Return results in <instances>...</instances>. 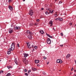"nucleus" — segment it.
Wrapping results in <instances>:
<instances>
[{
  "instance_id": "nucleus-1",
  "label": "nucleus",
  "mask_w": 76,
  "mask_h": 76,
  "mask_svg": "<svg viewBox=\"0 0 76 76\" xmlns=\"http://www.w3.org/2000/svg\"><path fill=\"white\" fill-rule=\"evenodd\" d=\"M15 43H12L11 45V48H9L10 50H12V51H13L14 49H15Z\"/></svg>"
},
{
  "instance_id": "nucleus-2",
  "label": "nucleus",
  "mask_w": 76,
  "mask_h": 76,
  "mask_svg": "<svg viewBox=\"0 0 76 76\" xmlns=\"http://www.w3.org/2000/svg\"><path fill=\"white\" fill-rule=\"evenodd\" d=\"M28 14H29L30 16H32L34 14V11L32 10H30L28 12Z\"/></svg>"
},
{
  "instance_id": "nucleus-3",
  "label": "nucleus",
  "mask_w": 76,
  "mask_h": 76,
  "mask_svg": "<svg viewBox=\"0 0 76 76\" xmlns=\"http://www.w3.org/2000/svg\"><path fill=\"white\" fill-rule=\"evenodd\" d=\"M47 43L48 44H50L51 43V41L50 39L48 38V39L47 40Z\"/></svg>"
},
{
  "instance_id": "nucleus-4",
  "label": "nucleus",
  "mask_w": 76,
  "mask_h": 76,
  "mask_svg": "<svg viewBox=\"0 0 76 76\" xmlns=\"http://www.w3.org/2000/svg\"><path fill=\"white\" fill-rule=\"evenodd\" d=\"M56 62L58 63H62V60L61 59H57L56 61Z\"/></svg>"
},
{
  "instance_id": "nucleus-5",
  "label": "nucleus",
  "mask_w": 76,
  "mask_h": 76,
  "mask_svg": "<svg viewBox=\"0 0 76 76\" xmlns=\"http://www.w3.org/2000/svg\"><path fill=\"white\" fill-rule=\"evenodd\" d=\"M27 34L28 35H32V32H31L29 30L27 31Z\"/></svg>"
},
{
  "instance_id": "nucleus-6",
  "label": "nucleus",
  "mask_w": 76,
  "mask_h": 76,
  "mask_svg": "<svg viewBox=\"0 0 76 76\" xmlns=\"http://www.w3.org/2000/svg\"><path fill=\"white\" fill-rule=\"evenodd\" d=\"M55 20H57L59 21H61V20H63V18H57L55 19Z\"/></svg>"
},
{
  "instance_id": "nucleus-7",
  "label": "nucleus",
  "mask_w": 76,
  "mask_h": 76,
  "mask_svg": "<svg viewBox=\"0 0 76 76\" xmlns=\"http://www.w3.org/2000/svg\"><path fill=\"white\" fill-rule=\"evenodd\" d=\"M20 27L18 26H15L14 27V29H17L18 30H19V29H20Z\"/></svg>"
},
{
  "instance_id": "nucleus-8",
  "label": "nucleus",
  "mask_w": 76,
  "mask_h": 76,
  "mask_svg": "<svg viewBox=\"0 0 76 76\" xmlns=\"http://www.w3.org/2000/svg\"><path fill=\"white\" fill-rule=\"evenodd\" d=\"M9 32L10 34H11V33H13V29L10 28L9 30Z\"/></svg>"
},
{
  "instance_id": "nucleus-9",
  "label": "nucleus",
  "mask_w": 76,
  "mask_h": 76,
  "mask_svg": "<svg viewBox=\"0 0 76 76\" xmlns=\"http://www.w3.org/2000/svg\"><path fill=\"white\" fill-rule=\"evenodd\" d=\"M28 37L29 38V39H32V34L28 35Z\"/></svg>"
},
{
  "instance_id": "nucleus-10",
  "label": "nucleus",
  "mask_w": 76,
  "mask_h": 76,
  "mask_svg": "<svg viewBox=\"0 0 76 76\" xmlns=\"http://www.w3.org/2000/svg\"><path fill=\"white\" fill-rule=\"evenodd\" d=\"M23 54L24 55V57L25 58L27 57L28 56V54L26 53H23Z\"/></svg>"
},
{
  "instance_id": "nucleus-11",
  "label": "nucleus",
  "mask_w": 76,
  "mask_h": 76,
  "mask_svg": "<svg viewBox=\"0 0 76 76\" xmlns=\"http://www.w3.org/2000/svg\"><path fill=\"white\" fill-rule=\"evenodd\" d=\"M39 32L41 34H44V32L43 31V30H41L39 31Z\"/></svg>"
},
{
  "instance_id": "nucleus-12",
  "label": "nucleus",
  "mask_w": 76,
  "mask_h": 76,
  "mask_svg": "<svg viewBox=\"0 0 76 76\" xmlns=\"http://www.w3.org/2000/svg\"><path fill=\"white\" fill-rule=\"evenodd\" d=\"M46 35H47V36H48V37L50 38H53V37L50 36V34H47V33H46Z\"/></svg>"
},
{
  "instance_id": "nucleus-13",
  "label": "nucleus",
  "mask_w": 76,
  "mask_h": 76,
  "mask_svg": "<svg viewBox=\"0 0 76 76\" xmlns=\"http://www.w3.org/2000/svg\"><path fill=\"white\" fill-rule=\"evenodd\" d=\"M14 61L16 64H17V65H18V61H17V59L15 58Z\"/></svg>"
},
{
  "instance_id": "nucleus-14",
  "label": "nucleus",
  "mask_w": 76,
  "mask_h": 76,
  "mask_svg": "<svg viewBox=\"0 0 76 76\" xmlns=\"http://www.w3.org/2000/svg\"><path fill=\"white\" fill-rule=\"evenodd\" d=\"M8 8L10 9V10H13V8L10 6H9Z\"/></svg>"
},
{
  "instance_id": "nucleus-15",
  "label": "nucleus",
  "mask_w": 76,
  "mask_h": 76,
  "mask_svg": "<svg viewBox=\"0 0 76 76\" xmlns=\"http://www.w3.org/2000/svg\"><path fill=\"white\" fill-rule=\"evenodd\" d=\"M52 10L51 9H50V10H49V13H51L52 14H53V12H54V10H52V11H51Z\"/></svg>"
},
{
  "instance_id": "nucleus-16",
  "label": "nucleus",
  "mask_w": 76,
  "mask_h": 76,
  "mask_svg": "<svg viewBox=\"0 0 76 76\" xmlns=\"http://www.w3.org/2000/svg\"><path fill=\"white\" fill-rule=\"evenodd\" d=\"M8 50H9V51H8L7 52V54H10V52H11V51H12V50H10L9 49Z\"/></svg>"
},
{
  "instance_id": "nucleus-17",
  "label": "nucleus",
  "mask_w": 76,
  "mask_h": 76,
  "mask_svg": "<svg viewBox=\"0 0 76 76\" xmlns=\"http://www.w3.org/2000/svg\"><path fill=\"white\" fill-rule=\"evenodd\" d=\"M70 54H68L66 57V58H69V57H70Z\"/></svg>"
},
{
  "instance_id": "nucleus-18",
  "label": "nucleus",
  "mask_w": 76,
  "mask_h": 76,
  "mask_svg": "<svg viewBox=\"0 0 76 76\" xmlns=\"http://www.w3.org/2000/svg\"><path fill=\"white\" fill-rule=\"evenodd\" d=\"M31 70L33 71H36L37 70V69L36 68H31Z\"/></svg>"
},
{
  "instance_id": "nucleus-19",
  "label": "nucleus",
  "mask_w": 76,
  "mask_h": 76,
  "mask_svg": "<svg viewBox=\"0 0 76 76\" xmlns=\"http://www.w3.org/2000/svg\"><path fill=\"white\" fill-rule=\"evenodd\" d=\"M39 62V60H35V63L36 64L38 63Z\"/></svg>"
},
{
  "instance_id": "nucleus-20",
  "label": "nucleus",
  "mask_w": 76,
  "mask_h": 76,
  "mask_svg": "<svg viewBox=\"0 0 76 76\" xmlns=\"http://www.w3.org/2000/svg\"><path fill=\"white\" fill-rule=\"evenodd\" d=\"M27 47H28V46L31 45V44H30V42H28L27 43Z\"/></svg>"
},
{
  "instance_id": "nucleus-21",
  "label": "nucleus",
  "mask_w": 76,
  "mask_h": 76,
  "mask_svg": "<svg viewBox=\"0 0 76 76\" xmlns=\"http://www.w3.org/2000/svg\"><path fill=\"white\" fill-rule=\"evenodd\" d=\"M10 75H11V74H10V73H8L7 74L6 76H10Z\"/></svg>"
},
{
  "instance_id": "nucleus-22",
  "label": "nucleus",
  "mask_w": 76,
  "mask_h": 76,
  "mask_svg": "<svg viewBox=\"0 0 76 76\" xmlns=\"http://www.w3.org/2000/svg\"><path fill=\"white\" fill-rule=\"evenodd\" d=\"M49 24L51 25H53V21H50L49 22Z\"/></svg>"
},
{
  "instance_id": "nucleus-23",
  "label": "nucleus",
  "mask_w": 76,
  "mask_h": 76,
  "mask_svg": "<svg viewBox=\"0 0 76 76\" xmlns=\"http://www.w3.org/2000/svg\"><path fill=\"white\" fill-rule=\"evenodd\" d=\"M45 14L47 15H48L49 13H48V11H46L45 12Z\"/></svg>"
},
{
  "instance_id": "nucleus-24",
  "label": "nucleus",
  "mask_w": 76,
  "mask_h": 76,
  "mask_svg": "<svg viewBox=\"0 0 76 76\" xmlns=\"http://www.w3.org/2000/svg\"><path fill=\"white\" fill-rule=\"evenodd\" d=\"M34 48L35 49V50H37V49H38V47H37V46H34Z\"/></svg>"
},
{
  "instance_id": "nucleus-25",
  "label": "nucleus",
  "mask_w": 76,
  "mask_h": 76,
  "mask_svg": "<svg viewBox=\"0 0 76 76\" xmlns=\"http://www.w3.org/2000/svg\"><path fill=\"white\" fill-rule=\"evenodd\" d=\"M3 71L1 70L0 71V74H2V73H3Z\"/></svg>"
},
{
  "instance_id": "nucleus-26",
  "label": "nucleus",
  "mask_w": 76,
  "mask_h": 76,
  "mask_svg": "<svg viewBox=\"0 0 76 76\" xmlns=\"http://www.w3.org/2000/svg\"><path fill=\"white\" fill-rule=\"evenodd\" d=\"M7 67L8 69H10L11 68H12V67L9 66H7Z\"/></svg>"
},
{
  "instance_id": "nucleus-27",
  "label": "nucleus",
  "mask_w": 76,
  "mask_h": 76,
  "mask_svg": "<svg viewBox=\"0 0 76 76\" xmlns=\"http://www.w3.org/2000/svg\"><path fill=\"white\" fill-rule=\"evenodd\" d=\"M51 10V9L50 8L49 9L48 8H46L47 10H49H49Z\"/></svg>"
},
{
  "instance_id": "nucleus-28",
  "label": "nucleus",
  "mask_w": 76,
  "mask_h": 76,
  "mask_svg": "<svg viewBox=\"0 0 76 76\" xmlns=\"http://www.w3.org/2000/svg\"><path fill=\"white\" fill-rule=\"evenodd\" d=\"M54 16L55 17H57V16H58V15L57 14H55Z\"/></svg>"
},
{
  "instance_id": "nucleus-29",
  "label": "nucleus",
  "mask_w": 76,
  "mask_h": 76,
  "mask_svg": "<svg viewBox=\"0 0 76 76\" xmlns=\"http://www.w3.org/2000/svg\"><path fill=\"white\" fill-rule=\"evenodd\" d=\"M31 47H32V48H34L35 47V46L34 45H32L31 46Z\"/></svg>"
},
{
  "instance_id": "nucleus-30",
  "label": "nucleus",
  "mask_w": 76,
  "mask_h": 76,
  "mask_svg": "<svg viewBox=\"0 0 76 76\" xmlns=\"http://www.w3.org/2000/svg\"><path fill=\"white\" fill-rule=\"evenodd\" d=\"M61 37H63V33H61Z\"/></svg>"
},
{
  "instance_id": "nucleus-31",
  "label": "nucleus",
  "mask_w": 76,
  "mask_h": 76,
  "mask_svg": "<svg viewBox=\"0 0 76 76\" xmlns=\"http://www.w3.org/2000/svg\"><path fill=\"white\" fill-rule=\"evenodd\" d=\"M17 46L18 47H20L19 46V43H18L17 44Z\"/></svg>"
},
{
  "instance_id": "nucleus-32",
  "label": "nucleus",
  "mask_w": 76,
  "mask_h": 76,
  "mask_svg": "<svg viewBox=\"0 0 76 76\" xmlns=\"http://www.w3.org/2000/svg\"><path fill=\"white\" fill-rule=\"evenodd\" d=\"M33 26V25L32 24L30 23V25H29L30 26Z\"/></svg>"
},
{
  "instance_id": "nucleus-33",
  "label": "nucleus",
  "mask_w": 76,
  "mask_h": 76,
  "mask_svg": "<svg viewBox=\"0 0 76 76\" xmlns=\"http://www.w3.org/2000/svg\"><path fill=\"white\" fill-rule=\"evenodd\" d=\"M25 75H26V76H28V74L27 73H25Z\"/></svg>"
},
{
  "instance_id": "nucleus-34",
  "label": "nucleus",
  "mask_w": 76,
  "mask_h": 76,
  "mask_svg": "<svg viewBox=\"0 0 76 76\" xmlns=\"http://www.w3.org/2000/svg\"><path fill=\"white\" fill-rule=\"evenodd\" d=\"M43 75H46V74L45 73V72H42Z\"/></svg>"
},
{
  "instance_id": "nucleus-35",
  "label": "nucleus",
  "mask_w": 76,
  "mask_h": 76,
  "mask_svg": "<svg viewBox=\"0 0 76 76\" xmlns=\"http://www.w3.org/2000/svg\"><path fill=\"white\" fill-rule=\"evenodd\" d=\"M34 25L37 26V25L38 23H34Z\"/></svg>"
},
{
  "instance_id": "nucleus-36",
  "label": "nucleus",
  "mask_w": 76,
  "mask_h": 76,
  "mask_svg": "<svg viewBox=\"0 0 76 76\" xmlns=\"http://www.w3.org/2000/svg\"><path fill=\"white\" fill-rule=\"evenodd\" d=\"M31 72V70H28V73H30V72Z\"/></svg>"
},
{
  "instance_id": "nucleus-37",
  "label": "nucleus",
  "mask_w": 76,
  "mask_h": 76,
  "mask_svg": "<svg viewBox=\"0 0 76 76\" xmlns=\"http://www.w3.org/2000/svg\"><path fill=\"white\" fill-rule=\"evenodd\" d=\"M62 3V2H61V1H60L59 2V4H61V3Z\"/></svg>"
},
{
  "instance_id": "nucleus-38",
  "label": "nucleus",
  "mask_w": 76,
  "mask_h": 76,
  "mask_svg": "<svg viewBox=\"0 0 76 76\" xmlns=\"http://www.w3.org/2000/svg\"><path fill=\"white\" fill-rule=\"evenodd\" d=\"M69 25H70V26H72V23H69Z\"/></svg>"
},
{
  "instance_id": "nucleus-39",
  "label": "nucleus",
  "mask_w": 76,
  "mask_h": 76,
  "mask_svg": "<svg viewBox=\"0 0 76 76\" xmlns=\"http://www.w3.org/2000/svg\"><path fill=\"white\" fill-rule=\"evenodd\" d=\"M60 47H62L63 46V45H60Z\"/></svg>"
},
{
  "instance_id": "nucleus-40",
  "label": "nucleus",
  "mask_w": 76,
  "mask_h": 76,
  "mask_svg": "<svg viewBox=\"0 0 76 76\" xmlns=\"http://www.w3.org/2000/svg\"><path fill=\"white\" fill-rule=\"evenodd\" d=\"M28 47L29 48H31V47L30 46H28Z\"/></svg>"
},
{
  "instance_id": "nucleus-41",
  "label": "nucleus",
  "mask_w": 76,
  "mask_h": 76,
  "mask_svg": "<svg viewBox=\"0 0 76 76\" xmlns=\"http://www.w3.org/2000/svg\"><path fill=\"white\" fill-rule=\"evenodd\" d=\"M24 72H26V69H24Z\"/></svg>"
},
{
  "instance_id": "nucleus-42",
  "label": "nucleus",
  "mask_w": 76,
  "mask_h": 76,
  "mask_svg": "<svg viewBox=\"0 0 76 76\" xmlns=\"http://www.w3.org/2000/svg\"><path fill=\"white\" fill-rule=\"evenodd\" d=\"M37 22H39V20L38 19L37 20Z\"/></svg>"
},
{
  "instance_id": "nucleus-43",
  "label": "nucleus",
  "mask_w": 76,
  "mask_h": 76,
  "mask_svg": "<svg viewBox=\"0 0 76 76\" xmlns=\"http://www.w3.org/2000/svg\"><path fill=\"white\" fill-rule=\"evenodd\" d=\"M44 59H46V58H47V57H44Z\"/></svg>"
},
{
  "instance_id": "nucleus-44",
  "label": "nucleus",
  "mask_w": 76,
  "mask_h": 76,
  "mask_svg": "<svg viewBox=\"0 0 76 76\" xmlns=\"http://www.w3.org/2000/svg\"><path fill=\"white\" fill-rule=\"evenodd\" d=\"M37 66H38V67H39V66H40V65L39 64H38L37 65Z\"/></svg>"
},
{
  "instance_id": "nucleus-45",
  "label": "nucleus",
  "mask_w": 76,
  "mask_h": 76,
  "mask_svg": "<svg viewBox=\"0 0 76 76\" xmlns=\"http://www.w3.org/2000/svg\"><path fill=\"white\" fill-rule=\"evenodd\" d=\"M73 70V68H72V69H71V71Z\"/></svg>"
},
{
  "instance_id": "nucleus-46",
  "label": "nucleus",
  "mask_w": 76,
  "mask_h": 76,
  "mask_svg": "<svg viewBox=\"0 0 76 76\" xmlns=\"http://www.w3.org/2000/svg\"><path fill=\"white\" fill-rule=\"evenodd\" d=\"M49 64V62H48L47 63V64Z\"/></svg>"
},
{
  "instance_id": "nucleus-47",
  "label": "nucleus",
  "mask_w": 76,
  "mask_h": 76,
  "mask_svg": "<svg viewBox=\"0 0 76 76\" xmlns=\"http://www.w3.org/2000/svg\"><path fill=\"white\" fill-rule=\"evenodd\" d=\"M41 10H44V8H41Z\"/></svg>"
},
{
  "instance_id": "nucleus-48",
  "label": "nucleus",
  "mask_w": 76,
  "mask_h": 76,
  "mask_svg": "<svg viewBox=\"0 0 76 76\" xmlns=\"http://www.w3.org/2000/svg\"><path fill=\"white\" fill-rule=\"evenodd\" d=\"M75 64H76V60H75Z\"/></svg>"
},
{
  "instance_id": "nucleus-49",
  "label": "nucleus",
  "mask_w": 76,
  "mask_h": 76,
  "mask_svg": "<svg viewBox=\"0 0 76 76\" xmlns=\"http://www.w3.org/2000/svg\"><path fill=\"white\" fill-rule=\"evenodd\" d=\"M11 0H9V1H10H10H11Z\"/></svg>"
},
{
  "instance_id": "nucleus-50",
  "label": "nucleus",
  "mask_w": 76,
  "mask_h": 76,
  "mask_svg": "<svg viewBox=\"0 0 76 76\" xmlns=\"http://www.w3.org/2000/svg\"><path fill=\"white\" fill-rule=\"evenodd\" d=\"M74 72H76V70H74Z\"/></svg>"
},
{
  "instance_id": "nucleus-51",
  "label": "nucleus",
  "mask_w": 76,
  "mask_h": 76,
  "mask_svg": "<svg viewBox=\"0 0 76 76\" xmlns=\"http://www.w3.org/2000/svg\"><path fill=\"white\" fill-rule=\"evenodd\" d=\"M53 29L54 30V31H55V29L54 28H53Z\"/></svg>"
},
{
  "instance_id": "nucleus-52",
  "label": "nucleus",
  "mask_w": 76,
  "mask_h": 76,
  "mask_svg": "<svg viewBox=\"0 0 76 76\" xmlns=\"http://www.w3.org/2000/svg\"><path fill=\"white\" fill-rule=\"evenodd\" d=\"M23 1H25V0H23Z\"/></svg>"
},
{
  "instance_id": "nucleus-53",
  "label": "nucleus",
  "mask_w": 76,
  "mask_h": 76,
  "mask_svg": "<svg viewBox=\"0 0 76 76\" xmlns=\"http://www.w3.org/2000/svg\"><path fill=\"white\" fill-rule=\"evenodd\" d=\"M74 76H76V75H74Z\"/></svg>"
},
{
  "instance_id": "nucleus-54",
  "label": "nucleus",
  "mask_w": 76,
  "mask_h": 76,
  "mask_svg": "<svg viewBox=\"0 0 76 76\" xmlns=\"http://www.w3.org/2000/svg\"><path fill=\"white\" fill-rule=\"evenodd\" d=\"M55 0V1H57V0Z\"/></svg>"
},
{
  "instance_id": "nucleus-55",
  "label": "nucleus",
  "mask_w": 76,
  "mask_h": 76,
  "mask_svg": "<svg viewBox=\"0 0 76 76\" xmlns=\"http://www.w3.org/2000/svg\"><path fill=\"white\" fill-rule=\"evenodd\" d=\"M75 26H76V24L75 25Z\"/></svg>"
},
{
  "instance_id": "nucleus-56",
  "label": "nucleus",
  "mask_w": 76,
  "mask_h": 76,
  "mask_svg": "<svg viewBox=\"0 0 76 76\" xmlns=\"http://www.w3.org/2000/svg\"><path fill=\"white\" fill-rule=\"evenodd\" d=\"M1 61V60H0V61Z\"/></svg>"
},
{
  "instance_id": "nucleus-57",
  "label": "nucleus",
  "mask_w": 76,
  "mask_h": 76,
  "mask_svg": "<svg viewBox=\"0 0 76 76\" xmlns=\"http://www.w3.org/2000/svg\"><path fill=\"white\" fill-rule=\"evenodd\" d=\"M52 26V25H50V26Z\"/></svg>"
},
{
  "instance_id": "nucleus-58",
  "label": "nucleus",
  "mask_w": 76,
  "mask_h": 76,
  "mask_svg": "<svg viewBox=\"0 0 76 76\" xmlns=\"http://www.w3.org/2000/svg\"><path fill=\"white\" fill-rule=\"evenodd\" d=\"M33 51H34V50H33V51H32V52H33Z\"/></svg>"
},
{
  "instance_id": "nucleus-59",
  "label": "nucleus",
  "mask_w": 76,
  "mask_h": 76,
  "mask_svg": "<svg viewBox=\"0 0 76 76\" xmlns=\"http://www.w3.org/2000/svg\"><path fill=\"white\" fill-rule=\"evenodd\" d=\"M56 13H57V12H56Z\"/></svg>"
},
{
  "instance_id": "nucleus-60",
  "label": "nucleus",
  "mask_w": 76,
  "mask_h": 76,
  "mask_svg": "<svg viewBox=\"0 0 76 76\" xmlns=\"http://www.w3.org/2000/svg\"><path fill=\"white\" fill-rule=\"evenodd\" d=\"M1 12V11H0V12Z\"/></svg>"
}]
</instances>
